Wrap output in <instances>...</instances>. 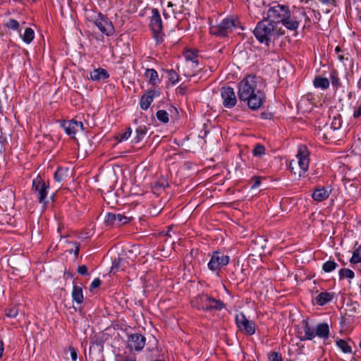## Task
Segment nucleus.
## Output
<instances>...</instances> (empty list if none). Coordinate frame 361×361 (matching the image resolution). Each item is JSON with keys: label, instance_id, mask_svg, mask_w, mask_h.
Masks as SVG:
<instances>
[{"label": "nucleus", "instance_id": "c756f323", "mask_svg": "<svg viewBox=\"0 0 361 361\" xmlns=\"http://www.w3.org/2000/svg\"><path fill=\"white\" fill-rule=\"evenodd\" d=\"M265 147L263 145L257 144L252 149V154L255 157H262L265 154Z\"/></svg>", "mask_w": 361, "mask_h": 361}, {"label": "nucleus", "instance_id": "1a4fd4ad", "mask_svg": "<svg viewBox=\"0 0 361 361\" xmlns=\"http://www.w3.org/2000/svg\"><path fill=\"white\" fill-rule=\"evenodd\" d=\"M230 257L221 252H214L208 263V268L212 271L220 269L229 263Z\"/></svg>", "mask_w": 361, "mask_h": 361}, {"label": "nucleus", "instance_id": "13d9d810", "mask_svg": "<svg viewBox=\"0 0 361 361\" xmlns=\"http://www.w3.org/2000/svg\"><path fill=\"white\" fill-rule=\"evenodd\" d=\"M338 59L341 61L343 59V56H338Z\"/></svg>", "mask_w": 361, "mask_h": 361}, {"label": "nucleus", "instance_id": "a19ab883", "mask_svg": "<svg viewBox=\"0 0 361 361\" xmlns=\"http://www.w3.org/2000/svg\"><path fill=\"white\" fill-rule=\"evenodd\" d=\"M100 285H101V280L97 278L92 281L90 288V290H92L94 288H98Z\"/></svg>", "mask_w": 361, "mask_h": 361}, {"label": "nucleus", "instance_id": "393cba45", "mask_svg": "<svg viewBox=\"0 0 361 361\" xmlns=\"http://www.w3.org/2000/svg\"><path fill=\"white\" fill-rule=\"evenodd\" d=\"M34 37H35L34 30L30 27H27L25 29L22 38H23V40L25 43L29 44L33 40Z\"/></svg>", "mask_w": 361, "mask_h": 361}, {"label": "nucleus", "instance_id": "9d476101", "mask_svg": "<svg viewBox=\"0 0 361 361\" xmlns=\"http://www.w3.org/2000/svg\"><path fill=\"white\" fill-rule=\"evenodd\" d=\"M49 188V184L43 181L39 177H37L33 180L32 189L37 194L40 203H45V199L48 194Z\"/></svg>", "mask_w": 361, "mask_h": 361}, {"label": "nucleus", "instance_id": "f704fd0d", "mask_svg": "<svg viewBox=\"0 0 361 361\" xmlns=\"http://www.w3.org/2000/svg\"><path fill=\"white\" fill-rule=\"evenodd\" d=\"M168 77L169 80L172 84H176L178 81V75L173 70H171L168 72Z\"/></svg>", "mask_w": 361, "mask_h": 361}, {"label": "nucleus", "instance_id": "58836bf2", "mask_svg": "<svg viewBox=\"0 0 361 361\" xmlns=\"http://www.w3.org/2000/svg\"><path fill=\"white\" fill-rule=\"evenodd\" d=\"M341 127V121L340 118H334L331 123V128L334 130L339 129Z\"/></svg>", "mask_w": 361, "mask_h": 361}, {"label": "nucleus", "instance_id": "f257e3e1", "mask_svg": "<svg viewBox=\"0 0 361 361\" xmlns=\"http://www.w3.org/2000/svg\"><path fill=\"white\" fill-rule=\"evenodd\" d=\"M261 80L255 75L245 77L238 85L240 100L247 102L252 110L258 109L263 103L264 93L261 90Z\"/></svg>", "mask_w": 361, "mask_h": 361}, {"label": "nucleus", "instance_id": "423d86ee", "mask_svg": "<svg viewBox=\"0 0 361 361\" xmlns=\"http://www.w3.org/2000/svg\"><path fill=\"white\" fill-rule=\"evenodd\" d=\"M192 302L197 309L204 311L221 310L225 306L221 300L211 298L207 294L199 295Z\"/></svg>", "mask_w": 361, "mask_h": 361}, {"label": "nucleus", "instance_id": "3c124183", "mask_svg": "<svg viewBox=\"0 0 361 361\" xmlns=\"http://www.w3.org/2000/svg\"><path fill=\"white\" fill-rule=\"evenodd\" d=\"M79 246L78 245H76L75 246V252H74V254L75 256H78V253H79Z\"/></svg>", "mask_w": 361, "mask_h": 361}, {"label": "nucleus", "instance_id": "49530a36", "mask_svg": "<svg viewBox=\"0 0 361 361\" xmlns=\"http://www.w3.org/2000/svg\"><path fill=\"white\" fill-rule=\"evenodd\" d=\"M331 80L333 86H338L339 85V78L337 75L332 74L331 76Z\"/></svg>", "mask_w": 361, "mask_h": 361}, {"label": "nucleus", "instance_id": "cd10ccee", "mask_svg": "<svg viewBox=\"0 0 361 361\" xmlns=\"http://www.w3.org/2000/svg\"><path fill=\"white\" fill-rule=\"evenodd\" d=\"M355 276L354 272L349 269H341L339 271V277L340 279H343L344 278H348L350 279H353Z\"/></svg>", "mask_w": 361, "mask_h": 361}, {"label": "nucleus", "instance_id": "8fccbe9b", "mask_svg": "<svg viewBox=\"0 0 361 361\" xmlns=\"http://www.w3.org/2000/svg\"><path fill=\"white\" fill-rule=\"evenodd\" d=\"M3 352H4V343H3V342L0 340V357H1L2 354H3Z\"/></svg>", "mask_w": 361, "mask_h": 361}, {"label": "nucleus", "instance_id": "c03bdc74", "mask_svg": "<svg viewBox=\"0 0 361 361\" xmlns=\"http://www.w3.org/2000/svg\"><path fill=\"white\" fill-rule=\"evenodd\" d=\"M321 4L328 6H335L336 0H318Z\"/></svg>", "mask_w": 361, "mask_h": 361}, {"label": "nucleus", "instance_id": "a18cd8bd", "mask_svg": "<svg viewBox=\"0 0 361 361\" xmlns=\"http://www.w3.org/2000/svg\"><path fill=\"white\" fill-rule=\"evenodd\" d=\"M78 272L81 275H85L87 273V267L85 265H81L78 267Z\"/></svg>", "mask_w": 361, "mask_h": 361}, {"label": "nucleus", "instance_id": "e433bc0d", "mask_svg": "<svg viewBox=\"0 0 361 361\" xmlns=\"http://www.w3.org/2000/svg\"><path fill=\"white\" fill-rule=\"evenodd\" d=\"M18 314V310L16 307H13L6 312V316L11 318H15Z\"/></svg>", "mask_w": 361, "mask_h": 361}, {"label": "nucleus", "instance_id": "bb28decb", "mask_svg": "<svg viewBox=\"0 0 361 361\" xmlns=\"http://www.w3.org/2000/svg\"><path fill=\"white\" fill-rule=\"evenodd\" d=\"M350 262L351 264H358L361 262V245L354 250Z\"/></svg>", "mask_w": 361, "mask_h": 361}, {"label": "nucleus", "instance_id": "37998d69", "mask_svg": "<svg viewBox=\"0 0 361 361\" xmlns=\"http://www.w3.org/2000/svg\"><path fill=\"white\" fill-rule=\"evenodd\" d=\"M252 182L253 183L251 186L252 189L258 188L261 183L260 178L259 177H254L252 178Z\"/></svg>", "mask_w": 361, "mask_h": 361}, {"label": "nucleus", "instance_id": "72a5a7b5", "mask_svg": "<svg viewBox=\"0 0 361 361\" xmlns=\"http://www.w3.org/2000/svg\"><path fill=\"white\" fill-rule=\"evenodd\" d=\"M5 26L6 27H8V29H11L13 30H18V29H19V23L15 19H8L5 23Z\"/></svg>", "mask_w": 361, "mask_h": 361}, {"label": "nucleus", "instance_id": "473e14b6", "mask_svg": "<svg viewBox=\"0 0 361 361\" xmlns=\"http://www.w3.org/2000/svg\"><path fill=\"white\" fill-rule=\"evenodd\" d=\"M157 117L158 120L164 123L169 122V114L165 110H159L157 112Z\"/></svg>", "mask_w": 361, "mask_h": 361}, {"label": "nucleus", "instance_id": "ea45409f", "mask_svg": "<svg viewBox=\"0 0 361 361\" xmlns=\"http://www.w3.org/2000/svg\"><path fill=\"white\" fill-rule=\"evenodd\" d=\"M132 133V130L130 128L127 130L121 135V141L128 140Z\"/></svg>", "mask_w": 361, "mask_h": 361}, {"label": "nucleus", "instance_id": "dca6fc26", "mask_svg": "<svg viewBox=\"0 0 361 361\" xmlns=\"http://www.w3.org/2000/svg\"><path fill=\"white\" fill-rule=\"evenodd\" d=\"M157 96H159V92L155 90H149L145 92L140 98V108L147 110Z\"/></svg>", "mask_w": 361, "mask_h": 361}, {"label": "nucleus", "instance_id": "864d4df0", "mask_svg": "<svg viewBox=\"0 0 361 361\" xmlns=\"http://www.w3.org/2000/svg\"><path fill=\"white\" fill-rule=\"evenodd\" d=\"M167 6L169 8H173V6H176L175 4H173L171 1L168 2Z\"/></svg>", "mask_w": 361, "mask_h": 361}, {"label": "nucleus", "instance_id": "de8ad7c7", "mask_svg": "<svg viewBox=\"0 0 361 361\" xmlns=\"http://www.w3.org/2000/svg\"><path fill=\"white\" fill-rule=\"evenodd\" d=\"M6 142V137H0V152L4 147V143Z\"/></svg>", "mask_w": 361, "mask_h": 361}, {"label": "nucleus", "instance_id": "7ed1b4c3", "mask_svg": "<svg viewBox=\"0 0 361 361\" xmlns=\"http://www.w3.org/2000/svg\"><path fill=\"white\" fill-rule=\"evenodd\" d=\"M254 35L261 44L269 47L271 42H274L282 35V32H281V29L264 17L257 24L254 30Z\"/></svg>", "mask_w": 361, "mask_h": 361}, {"label": "nucleus", "instance_id": "ddd939ff", "mask_svg": "<svg viewBox=\"0 0 361 361\" xmlns=\"http://www.w3.org/2000/svg\"><path fill=\"white\" fill-rule=\"evenodd\" d=\"M150 27L157 38L162 32V20L157 8H152V16L150 17Z\"/></svg>", "mask_w": 361, "mask_h": 361}, {"label": "nucleus", "instance_id": "0eeeda50", "mask_svg": "<svg viewBox=\"0 0 361 361\" xmlns=\"http://www.w3.org/2000/svg\"><path fill=\"white\" fill-rule=\"evenodd\" d=\"M238 25V21L233 17H228L224 18L217 26H212L210 28L211 34L214 35L226 37L228 33L231 32L233 28Z\"/></svg>", "mask_w": 361, "mask_h": 361}, {"label": "nucleus", "instance_id": "4c0bfd02", "mask_svg": "<svg viewBox=\"0 0 361 361\" xmlns=\"http://www.w3.org/2000/svg\"><path fill=\"white\" fill-rule=\"evenodd\" d=\"M185 57L187 60L192 61V62L197 63L196 61V54L192 51H187L185 54Z\"/></svg>", "mask_w": 361, "mask_h": 361}, {"label": "nucleus", "instance_id": "f3484780", "mask_svg": "<svg viewBox=\"0 0 361 361\" xmlns=\"http://www.w3.org/2000/svg\"><path fill=\"white\" fill-rule=\"evenodd\" d=\"M331 190L326 188H320L316 189L312 193V198L317 202H322L329 197Z\"/></svg>", "mask_w": 361, "mask_h": 361}, {"label": "nucleus", "instance_id": "4468645a", "mask_svg": "<svg viewBox=\"0 0 361 361\" xmlns=\"http://www.w3.org/2000/svg\"><path fill=\"white\" fill-rule=\"evenodd\" d=\"M145 345V338L142 334H133L129 336L128 346L130 350L140 351Z\"/></svg>", "mask_w": 361, "mask_h": 361}, {"label": "nucleus", "instance_id": "f03ea898", "mask_svg": "<svg viewBox=\"0 0 361 361\" xmlns=\"http://www.w3.org/2000/svg\"><path fill=\"white\" fill-rule=\"evenodd\" d=\"M265 18L276 26L281 23L290 30H296L300 25L299 20L292 15L289 6L285 4L275 3L271 5Z\"/></svg>", "mask_w": 361, "mask_h": 361}, {"label": "nucleus", "instance_id": "39448f33", "mask_svg": "<svg viewBox=\"0 0 361 361\" xmlns=\"http://www.w3.org/2000/svg\"><path fill=\"white\" fill-rule=\"evenodd\" d=\"M309 151L306 146L300 145L298 147L297 160H292L290 162V169L292 173L298 177L303 176L309 169L310 158Z\"/></svg>", "mask_w": 361, "mask_h": 361}, {"label": "nucleus", "instance_id": "5fc2aeb1", "mask_svg": "<svg viewBox=\"0 0 361 361\" xmlns=\"http://www.w3.org/2000/svg\"><path fill=\"white\" fill-rule=\"evenodd\" d=\"M171 228H169V230L166 233V235H167L168 237H170V238L171 237Z\"/></svg>", "mask_w": 361, "mask_h": 361}, {"label": "nucleus", "instance_id": "c85d7f7f", "mask_svg": "<svg viewBox=\"0 0 361 361\" xmlns=\"http://www.w3.org/2000/svg\"><path fill=\"white\" fill-rule=\"evenodd\" d=\"M130 217H128L121 214H116V226L118 227L127 224L130 221Z\"/></svg>", "mask_w": 361, "mask_h": 361}, {"label": "nucleus", "instance_id": "6e6552de", "mask_svg": "<svg viewBox=\"0 0 361 361\" xmlns=\"http://www.w3.org/2000/svg\"><path fill=\"white\" fill-rule=\"evenodd\" d=\"M94 16V25L99 30L107 36L112 35L114 32V28L112 23L102 13H96Z\"/></svg>", "mask_w": 361, "mask_h": 361}, {"label": "nucleus", "instance_id": "f8f14e48", "mask_svg": "<svg viewBox=\"0 0 361 361\" xmlns=\"http://www.w3.org/2000/svg\"><path fill=\"white\" fill-rule=\"evenodd\" d=\"M221 96L224 107L231 109L235 106L237 98L233 88L231 87H223L221 89Z\"/></svg>", "mask_w": 361, "mask_h": 361}, {"label": "nucleus", "instance_id": "6ab92c4d", "mask_svg": "<svg viewBox=\"0 0 361 361\" xmlns=\"http://www.w3.org/2000/svg\"><path fill=\"white\" fill-rule=\"evenodd\" d=\"M90 77L92 80H101L109 77L108 72L104 68H96L90 72Z\"/></svg>", "mask_w": 361, "mask_h": 361}, {"label": "nucleus", "instance_id": "680f3d73", "mask_svg": "<svg viewBox=\"0 0 361 361\" xmlns=\"http://www.w3.org/2000/svg\"><path fill=\"white\" fill-rule=\"evenodd\" d=\"M99 361H104V360H99Z\"/></svg>", "mask_w": 361, "mask_h": 361}, {"label": "nucleus", "instance_id": "412c9836", "mask_svg": "<svg viewBox=\"0 0 361 361\" xmlns=\"http://www.w3.org/2000/svg\"><path fill=\"white\" fill-rule=\"evenodd\" d=\"M147 132V128L145 125H140L135 129V135L133 138L135 143H138L145 137Z\"/></svg>", "mask_w": 361, "mask_h": 361}, {"label": "nucleus", "instance_id": "aec40b11", "mask_svg": "<svg viewBox=\"0 0 361 361\" xmlns=\"http://www.w3.org/2000/svg\"><path fill=\"white\" fill-rule=\"evenodd\" d=\"M145 76L152 85H157L160 82L157 72L153 68H147L145 71Z\"/></svg>", "mask_w": 361, "mask_h": 361}, {"label": "nucleus", "instance_id": "2f4dec72", "mask_svg": "<svg viewBox=\"0 0 361 361\" xmlns=\"http://www.w3.org/2000/svg\"><path fill=\"white\" fill-rule=\"evenodd\" d=\"M116 214L113 213H108L105 216L104 223L106 226H116Z\"/></svg>", "mask_w": 361, "mask_h": 361}, {"label": "nucleus", "instance_id": "c9c22d12", "mask_svg": "<svg viewBox=\"0 0 361 361\" xmlns=\"http://www.w3.org/2000/svg\"><path fill=\"white\" fill-rule=\"evenodd\" d=\"M268 358L269 361H283L281 355L276 352H271Z\"/></svg>", "mask_w": 361, "mask_h": 361}, {"label": "nucleus", "instance_id": "20e7f679", "mask_svg": "<svg viewBox=\"0 0 361 361\" xmlns=\"http://www.w3.org/2000/svg\"><path fill=\"white\" fill-rule=\"evenodd\" d=\"M301 327L302 332H299L300 341H312L316 337L326 340L329 337V326L326 323L319 324L314 328L309 325L307 320H302Z\"/></svg>", "mask_w": 361, "mask_h": 361}, {"label": "nucleus", "instance_id": "a878e982", "mask_svg": "<svg viewBox=\"0 0 361 361\" xmlns=\"http://www.w3.org/2000/svg\"><path fill=\"white\" fill-rule=\"evenodd\" d=\"M336 345L344 353H350L352 352L351 347L344 340H342V339L338 340L336 341Z\"/></svg>", "mask_w": 361, "mask_h": 361}, {"label": "nucleus", "instance_id": "b1692460", "mask_svg": "<svg viewBox=\"0 0 361 361\" xmlns=\"http://www.w3.org/2000/svg\"><path fill=\"white\" fill-rule=\"evenodd\" d=\"M68 169L62 167H59L54 173V180L56 182H61L67 176Z\"/></svg>", "mask_w": 361, "mask_h": 361}, {"label": "nucleus", "instance_id": "9b49d317", "mask_svg": "<svg viewBox=\"0 0 361 361\" xmlns=\"http://www.w3.org/2000/svg\"><path fill=\"white\" fill-rule=\"evenodd\" d=\"M235 323L238 328L248 335L255 333V324L254 322L248 320L244 314L240 313L235 316Z\"/></svg>", "mask_w": 361, "mask_h": 361}, {"label": "nucleus", "instance_id": "6e6d98bb", "mask_svg": "<svg viewBox=\"0 0 361 361\" xmlns=\"http://www.w3.org/2000/svg\"><path fill=\"white\" fill-rule=\"evenodd\" d=\"M172 11H173V14H176L177 13V11L176 8H173Z\"/></svg>", "mask_w": 361, "mask_h": 361}, {"label": "nucleus", "instance_id": "2eb2a0df", "mask_svg": "<svg viewBox=\"0 0 361 361\" xmlns=\"http://www.w3.org/2000/svg\"><path fill=\"white\" fill-rule=\"evenodd\" d=\"M63 128L65 132L72 137H74L77 131L80 129L83 130V124L82 122H78L74 120H71L69 121L64 122L63 124Z\"/></svg>", "mask_w": 361, "mask_h": 361}, {"label": "nucleus", "instance_id": "4d7b16f0", "mask_svg": "<svg viewBox=\"0 0 361 361\" xmlns=\"http://www.w3.org/2000/svg\"><path fill=\"white\" fill-rule=\"evenodd\" d=\"M340 50H341V49H340L338 47H337L336 48V51L337 52L340 51Z\"/></svg>", "mask_w": 361, "mask_h": 361}, {"label": "nucleus", "instance_id": "09e8293b", "mask_svg": "<svg viewBox=\"0 0 361 361\" xmlns=\"http://www.w3.org/2000/svg\"><path fill=\"white\" fill-rule=\"evenodd\" d=\"M121 262V260L119 259L118 262L113 265L112 269L118 270L120 268V262Z\"/></svg>", "mask_w": 361, "mask_h": 361}, {"label": "nucleus", "instance_id": "052dcab7", "mask_svg": "<svg viewBox=\"0 0 361 361\" xmlns=\"http://www.w3.org/2000/svg\"><path fill=\"white\" fill-rule=\"evenodd\" d=\"M360 349H361V342L360 343Z\"/></svg>", "mask_w": 361, "mask_h": 361}, {"label": "nucleus", "instance_id": "7c9ffc66", "mask_svg": "<svg viewBox=\"0 0 361 361\" xmlns=\"http://www.w3.org/2000/svg\"><path fill=\"white\" fill-rule=\"evenodd\" d=\"M338 267L337 263L334 261H327L323 264L322 269L325 272H331Z\"/></svg>", "mask_w": 361, "mask_h": 361}, {"label": "nucleus", "instance_id": "4be33fe9", "mask_svg": "<svg viewBox=\"0 0 361 361\" xmlns=\"http://www.w3.org/2000/svg\"><path fill=\"white\" fill-rule=\"evenodd\" d=\"M73 300L77 303L80 304L83 301L82 289L78 286H74L72 291Z\"/></svg>", "mask_w": 361, "mask_h": 361}, {"label": "nucleus", "instance_id": "603ef678", "mask_svg": "<svg viewBox=\"0 0 361 361\" xmlns=\"http://www.w3.org/2000/svg\"><path fill=\"white\" fill-rule=\"evenodd\" d=\"M122 361H136V360L132 357H125Z\"/></svg>", "mask_w": 361, "mask_h": 361}, {"label": "nucleus", "instance_id": "a211bd4d", "mask_svg": "<svg viewBox=\"0 0 361 361\" xmlns=\"http://www.w3.org/2000/svg\"><path fill=\"white\" fill-rule=\"evenodd\" d=\"M334 297V293L322 292L315 298L316 303L320 306H323L331 302Z\"/></svg>", "mask_w": 361, "mask_h": 361}, {"label": "nucleus", "instance_id": "5701e85b", "mask_svg": "<svg viewBox=\"0 0 361 361\" xmlns=\"http://www.w3.org/2000/svg\"><path fill=\"white\" fill-rule=\"evenodd\" d=\"M315 87L326 90L329 86V80L326 78L316 77L313 81Z\"/></svg>", "mask_w": 361, "mask_h": 361}, {"label": "nucleus", "instance_id": "bf43d9fd", "mask_svg": "<svg viewBox=\"0 0 361 361\" xmlns=\"http://www.w3.org/2000/svg\"><path fill=\"white\" fill-rule=\"evenodd\" d=\"M164 16H165L166 18H167V15L164 13Z\"/></svg>", "mask_w": 361, "mask_h": 361}, {"label": "nucleus", "instance_id": "79ce46f5", "mask_svg": "<svg viewBox=\"0 0 361 361\" xmlns=\"http://www.w3.org/2000/svg\"><path fill=\"white\" fill-rule=\"evenodd\" d=\"M69 350L71 352V357L73 361H76L78 357V353L75 348L73 347H70Z\"/></svg>", "mask_w": 361, "mask_h": 361}]
</instances>
